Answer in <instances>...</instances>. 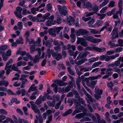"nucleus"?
<instances>
[{"mask_svg":"<svg viewBox=\"0 0 123 123\" xmlns=\"http://www.w3.org/2000/svg\"><path fill=\"white\" fill-rule=\"evenodd\" d=\"M58 9L60 15L62 16H68V13L67 11V8L65 6H64L62 8L61 6L58 5H57Z\"/></svg>","mask_w":123,"mask_h":123,"instance_id":"obj_1","label":"nucleus"},{"mask_svg":"<svg viewBox=\"0 0 123 123\" xmlns=\"http://www.w3.org/2000/svg\"><path fill=\"white\" fill-rule=\"evenodd\" d=\"M84 37L86 40L94 43H97L102 41V40L99 39H95L91 36H86Z\"/></svg>","mask_w":123,"mask_h":123,"instance_id":"obj_2","label":"nucleus"},{"mask_svg":"<svg viewBox=\"0 0 123 123\" xmlns=\"http://www.w3.org/2000/svg\"><path fill=\"white\" fill-rule=\"evenodd\" d=\"M122 13V11L119 10L117 12L113 15V18L114 19H117V21H115L116 26L118 24H119L120 23V19L119 18L118 16V14H119L120 16L121 15Z\"/></svg>","mask_w":123,"mask_h":123,"instance_id":"obj_3","label":"nucleus"},{"mask_svg":"<svg viewBox=\"0 0 123 123\" xmlns=\"http://www.w3.org/2000/svg\"><path fill=\"white\" fill-rule=\"evenodd\" d=\"M16 11L20 13H18L17 12H14V13L16 17L19 18H22V15L21 13L22 11V8L20 6H18L16 8Z\"/></svg>","mask_w":123,"mask_h":123,"instance_id":"obj_4","label":"nucleus"},{"mask_svg":"<svg viewBox=\"0 0 123 123\" xmlns=\"http://www.w3.org/2000/svg\"><path fill=\"white\" fill-rule=\"evenodd\" d=\"M111 38L113 39L118 37V29L117 27H115L111 33Z\"/></svg>","mask_w":123,"mask_h":123,"instance_id":"obj_5","label":"nucleus"},{"mask_svg":"<svg viewBox=\"0 0 123 123\" xmlns=\"http://www.w3.org/2000/svg\"><path fill=\"white\" fill-rule=\"evenodd\" d=\"M52 56L53 58L57 61H60V59L62 58L61 54L56 52H54L52 54Z\"/></svg>","mask_w":123,"mask_h":123,"instance_id":"obj_6","label":"nucleus"},{"mask_svg":"<svg viewBox=\"0 0 123 123\" xmlns=\"http://www.w3.org/2000/svg\"><path fill=\"white\" fill-rule=\"evenodd\" d=\"M53 82L57 84L59 86H66L67 85V83L62 81V80L57 79L55 80L54 81H53Z\"/></svg>","mask_w":123,"mask_h":123,"instance_id":"obj_7","label":"nucleus"},{"mask_svg":"<svg viewBox=\"0 0 123 123\" xmlns=\"http://www.w3.org/2000/svg\"><path fill=\"white\" fill-rule=\"evenodd\" d=\"M53 52L54 50L53 49H50L49 48H48L47 49V52L45 55V58L47 59V56H48V58H50L51 56V55H52V54L54 52Z\"/></svg>","mask_w":123,"mask_h":123,"instance_id":"obj_8","label":"nucleus"},{"mask_svg":"<svg viewBox=\"0 0 123 123\" xmlns=\"http://www.w3.org/2000/svg\"><path fill=\"white\" fill-rule=\"evenodd\" d=\"M77 33L82 35H86L89 33V32L86 30H84L82 29H80L77 32Z\"/></svg>","mask_w":123,"mask_h":123,"instance_id":"obj_9","label":"nucleus"},{"mask_svg":"<svg viewBox=\"0 0 123 123\" xmlns=\"http://www.w3.org/2000/svg\"><path fill=\"white\" fill-rule=\"evenodd\" d=\"M97 80H90V82H89L87 85L92 89H93L95 87V85L97 84Z\"/></svg>","mask_w":123,"mask_h":123,"instance_id":"obj_10","label":"nucleus"},{"mask_svg":"<svg viewBox=\"0 0 123 123\" xmlns=\"http://www.w3.org/2000/svg\"><path fill=\"white\" fill-rule=\"evenodd\" d=\"M86 54L84 52L82 54L80 53L77 57L76 59L78 60L82 58H86Z\"/></svg>","mask_w":123,"mask_h":123,"instance_id":"obj_11","label":"nucleus"},{"mask_svg":"<svg viewBox=\"0 0 123 123\" xmlns=\"http://www.w3.org/2000/svg\"><path fill=\"white\" fill-rule=\"evenodd\" d=\"M48 32L49 34L52 36L55 37L56 36V34L55 33V31H54L53 29L52 28H51L49 29L48 30Z\"/></svg>","mask_w":123,"mask_h":123,"instance_id":"obj_12","label":"nucleus"},{"mask_svg":"<svg viewBox=\"0 0 123 123\" xmlns=\"http://www.w3.org/2000/svg\"><path fill=\"white\" fill-rule=\"evenodd\" d=\"M30 35V32L28 31H26L24 33V36L26 37L25 42L26 43H27L29 40V37Z\"/></svg>","mask_w":123,"mask_h":123,"instance_id":"obj_13","label":"nucleus"},{"mask_svg":"<svg viewBox=\"0 0 123 123\" xmlns=\"http://www.w3.org/2000/svg\"><path fill=\"white\" fill-rule=\"evenodd\" d=\"M94 50L98 52H103L105 50V48H100L94 47Z\"/></svg>","mask_w":123,"mask_h":123,"instance_id":"obj_14","label":"nucleus"},{"mask_svg":"<svg viewBox=\"0 0 123 123\" xmlns=\"http://www.w3.org/2000/svg\"><path fill=\"white\" fill-rule=\"evenodd\" d=\"M101 77V75L99 74L97 76H90L89 77V78H90V80L93 81V80L100 78Z\"/></svg>","mask_w":123,"mask_h":123,"instance_id":"obj_15","label":"nucleus"},{"mask_svg":"<svg viewBox=\"0 0 123 123\" xmlns=\"http://www.w3.org/2000/svg\"><path fill=\"white\" fill-rule=\"evenodd\" d=\"M36 45L35 44H33L31 45L30 47V52L31 54L33 53L34 52H35L36 50Z\"/></svg>","mask_w":123,"mask_h":123,"instance_id":"obj_16","label":"nucleus"},{"mask_svg":"<svg viewBox=\"0 0 123 123\" xmlns=\"http://www.w3.org/2000/svg\"><path fill=\"white\" fill-rule=\"evenodd\" d=\"M10 100L12 103H13L15 102L16 104H18L20 103V101L19 100H18L16 98H11Z\"/></svg>","mask_w":123,"mask_h":123,"instance_id":"obj_17","label":"nucleus"},{"mask_svg":"<svg viewBox=\"0 0 123 123\" xmlns=\"http://www.w3.org/2000/svg\"><path fill=\"white\" fill-rule=\"evenodd\" d=\"M98 9V6L97 5H95L92 8V10L93 11L92 12H93L94 14L96 13L97 15Z\"/></svg>","mask_w":123,"mask_h":123,"instance_id":"obj_18","label":"nucleus"},{"mask_svg":"<svg viewBox=\"0 0 123 123\" xmlns=\"http://www.w3.org/2000/svg\"><path fill=\"white\" fill-rule=\"evenodd\" d=\"M70 41L72 43H74L75 40L76 36L73 34H71L70 36Z\"/></svg>","mask_w":123,"mask_h":123,"instance_id":"obj_19","label":"nucleus"},{"mask_svg":"<svg viewBox=\"0 0 123 123\" xmlns=\"http://www.w3.org/2000/svg\"><path fill=\"white\" fill-rule=\"evenodd\" d=\"M70 17H71L70 18H68L66 19V21L67 23L69 25H72L71 21L72 22V21H74L73 18L71 16Z\"/></svg>","mask_w":123,"mask_h":123,"instance_id":"obj_20","label":"nucleus"},{"mask_svg":"<svg viewBox=\"0 0 123 123\" xmlns=\"http://www.w3.org/2000/svg\"><path fill=\"white\" fill-rule=\"evenodd\" d=\"M63 27L62 26L57 27L55 28H53L54 31H55L57 34H58L60 31L62 30Z\"/></svg>","mask_w":123,"mask_h":123,"instance_id":"obj_21","label":"nucleus"},{"mask_svg":"<svg viewBox=\"0 0 123 123\" xmlns=\"http://www.w3.org/2000/svg\"><path fill=\"white\" fill-rule=\"evenodd\" d=\"M86 6L87 8L89 9V10L91 11L92 10V8H91L92 6L90 2L88 1L87 2L86 4Z\"/></svg>","mask_w":123,"mask_h":123,"instance_id":"obj_22","label":"nucleus"},{"mask_svg":"<svg viewBox=\"0 0 123 123\" xmlns=\"http://www.w3.org/2000/svg\"><path fill=\"white\" fill-rule=\"evenodd\" d=\"M19 40L18 39L16 40V43L18 44H23L24 43L23 39L21 36L19 37Z\"/></svg>","mask_w":123,"mask_h":123,"instance_id":"obj_23","label":"nucleus"},{"mask_svg":"<svg viewBox=\"0 0 123 123\" xmlns=\"http://www.w3.org/2000/svg\"><path fill=\"white\" fill-rule=\"evenodd\" d=\"M72 112V110L71 109H69L66 111L63 114V116L65 117L71 114Z\"/></svg>","mask_w":123,"mask_h":123,"instance_id":"obj_24","label":"nucleus"},{"mask_svg":"<svg viewBox=\"0 0 123 123\" xmlns=\"http://www.w3.org/2000/svg\"><path fill=\"white\" fill-rule=\"evenodd\" d=\"M37 90V86L32 87L31 86L29 88L28 91V92H30L31 91H35Z\"/></svg>","mask_w":123,"mask_h":123,"instance_id":"obj_25","label":"nucleus"},{"mask_svg":"<svg viewBox=\"0 0 123 123\" xmlns=\"http://www.w3.org/2000/svg\"><path fill=\"white\" fill-rule=\"evenodd\" d=\"M84 114L83 113H80L76 115L75 116V118L77 119H81L84 116Z\"/></svg>","mask_w":123,"mask_h":123,"instance_id":"obj_26","label":"nucleus"},{"mask_svg":"<svg viewBox=\"0 0 123 123\" xmlns=\"http://www.w3.org/2000/svg\"><path fill=\"white\" fill-rule=\"evenodd\" d=\"M87 61V60L86 58H82L81 60L78 61V65H80Z\"/></svg>","mask_w":123,"mask_h":123,"instance_id":"obj_27","label":"nucleus"},{"mask_svg":"<svg viewBox=\"0 0 123 123\" xmlns=\"http://www.w3.org/2000/svg\"><path fill=\"white\" fill-rule=\"evenodd\" d=\"M27 17L29 18L30 20L33 22H35V20L37 19V18L33 17L31 15H29L27 16Z\"/></svg>","mask_w":123,"mask_h":123,"instance_id":"obj_28","label":"nucleus"},{"mask_svg":"<svg viewBox=\"0 0 123 123\" xmlns=\"http://www.w3.org/2000/svg\"><path fill=\"white\" fill-rule=\"evenodd\" d=\"M95 92L96 94H102L103 93V90L102 89L100 90L99 88H98L97 90L96 89V87L95 89Z\"/></svg>","mask_w":123,"mask_h":123,"instance_id":"obj_29","label":"nucleus"},{"mask_svg":"<svg viewBox=\"0 0 123 123\" xmlns=\"http://www.w3.org/2000/svg\"><path fill=\"white\" fill-rule=\"evenodd\" d=\"M46 6L47 8V11L50 12H52V11L51 10L52 9V7L51 4L50 3H49L47 4Z\"/></svg>","mask_w":123,"mask_h":123,"instance_id":"obj_30","label":"nucleus"},{"mask_svg":"<svg viewBox=\"0 0 123 123\" xmlns=\"http://www.w3.org/2000/svg\"><path fill=\"white\" fill-rule=\"evenodd\" d=\"M17 25L18 27V29L19 30H21L23 28V24L22 22L21 21L18 22Z\"/></svg>","mask_w":123,"mask_h":123,"instance_id":"obj_31","label":"nucleus"},{"mask_svg":"<svg viewBox=\"0 0 123 123\" xmlns=\"http://www.w3.org/2000/svg\"><path fill=\"white\" fill-rule=\"evenodd\" d=\"M50 14L49 12L46 13L44 15H43V18L44 20H46V19H48L49 17L50 16Z\"/></svg>","mask_w":123,"mask_h":123,"instance_id":"obj_32","label":"nucleus"},{"mask_svg":"<svg viewBox=\"0 0 123 123\" xmlns=\"http://www.w3.org/2000/svg\"><path fill=\"white\" fill-rule=\"evenodd\" d=\"M45 23L47 25V26H50L52 25H54L55 24V23H52V21L49 19Z\"/></svg>","mask_w":123,"mask_h":123,"instance_id":"obj_33","label":"nucleus"},{"mask_svg":"<svg viewBox=\"0 0 123 123\" xmlns=\"http://www.w3.org/2000/svg\"><path fill=\"white\" fill-rule=\"evenodd\" d=\"M91 121V119L88 117H84L83 118H82L80 120V122L83 121Z\"/></svg>","mask_w":123,"mask_h":123,"instance_id":"obj_34","label":"nucleus"},{"mask_svg":"<svg viewBox=\"0 0 123 123\" xmlns=\"http://www.w3.org/2000/svg\"><path fill=\"white\" fill-rule=\"evenodd\" d=\"M74 104H75L76 106L77 107H78L79 106H80L81 104L80 103L79 100H75L74 101Z\"/></svg>","mask_w":123,"mask_h":123,"instance_id":"obj_35","label":"nucleus"},{"mask_svg":"<svg viewBox=\"0 0 123 123\" xmlns=\"http://www.w3.org/2000/svg\"><path fill=\"white\" fill-rule=\"evenodd\" d=\"M39 57L38 55H36L35 56V59L33 60V62L34 63H36L39 61Z\"/></svg>","mask_w":123,"mask_h":123,"instance_id":"obj_36","label":"nucleus"},{"mask_svg":"<svg viewBox=\"0 0 123 123\" xmlns=\"http://www.w3.org/2000/svg\"><path fill=\"white\" fill-rule=\"evenodd\" d=\"M84 38H83L77 37V41L76 42L77 44H81V43L84 40Z\"/></svg>","mask_w":123,"mask_h":123,"instance_id":"obj_37","label":"nucleus"},{"mask_svg":"<svg viewBox=\"0 0 123 123\" xmlns=\"http://www.w3.org/2000/svg\"><path fill=\"white\" fill-rule=\"evenodd\" d=\"M103 23V22L102 20H98L97 21L95 25H96L98 27H99L102 25Z\"/></svg>","mask_w":123,"mask_h":123,"instance_id":"obj_38","label":"nucleus"},{"mask_svg":"<svg viewBox=\"0 0 123 123\" xmlns=\"http://www.w3.org/2000/svg\"><path fill=\"white\" fill-rule=\"evenodd\" d=\"M123 0H119L118 3V7L119 8V10L122 11V3Z\"/></svg>","mask_w":123,"mask_h":123,"instance_id":"obj_39","label":"nucleus"},{"mask_svg":"<svg viewBox=\"0 0 123 123\" xmlns=\"http://www.w3.org/2000/svg\"><path fill=\"white\" fill-rule=\"evenodd\" d=\"M3 59L4 61H6L8 58V56H7L5 53H4L2 55Z\"/></svg>","mask_w":123,"mask_h":123,"instance_id":"obj_40","label":"nucleus"},{"mask_svg":"<svg viewBox=\"0 0 123 123\" xmlns=\"http://www.w3.org/2000/svg\"><path fill=\"white\" fill-rule=\"evenodd\" d=\"M45 44L46 46L48 48H50L52 46L51 42L49 40H48L46 41Z\"/></svg>","mask_w":123,"mask_h":123,"instance_id":"obj_41","label":"nucleus"},{"mask_svg":"<svg viewBox=\"0 0 123 123\" xmlns=\"http://www.w3.org/2000/svg\"><path fill=\"white\" fill-rule=\"evenodd\" d=\"M97 15L98 16H100L99 18L101 19H103L106 16V14H101L100 13H97Z\"/></svg>","mask_w":123,"mask_h":123,"instance_id":"obj_42","label":"nucleus"},{"mask_svg":"<svg viewBox=\"0 0 123 123\" xmlns=\"http://www.w3.org/2000/svg\"><path fill=\"white\" fill-rule=\"evenodd\" d=\"M7 92L8 93V94H9V95H15V96H16L17 95V94L14 93L13 92L11 91L10 89H8L7 90Z\"/></svg>","mask_w":123,"mask_h":123,"instance_id":"obj_43","label":"nucleus"},{"mask_svg":"<svg viewBox=\"0 0 123 123\" xmlns=\"http://www.w3.org/2000/svg\"><path fill=\"white\" fill-rule=\"evenodd\" d=\"M56 21L57 23V24H60L61 23L62 19L61 17L59 15L57 16Z\"/></svg>","mask_w":123,"mask_h":123,"instance_id":"obj_44","label":"nucleus"},{"mask_svg":"<svg viewBox=\"0 0 123 123\" xmlns=\"http://www.w3.org/2000/svg\"><path fill=\"white\" fill-rule=\"evenodd\" d=\"M65 89L64 87H63L62 89L60 88L58 91V92L59 93H64L66 92H65Z\"/></svg>","mask_w":123,"mask_h":123,"instance_id":"obj_45","label":"nucleus"},{"mask_svg":"<svg viewBox=\"0 0 123 123\" xmlns=\"http://www.w3.org/2000/svg\"><path fill=\"white\" fill-rule=\"evenodd\" d=\"M0 113L2 114H7V111L3 109H0Z\"/></svg>","mask_w":123,"mask_h":123,"instance_id":"obj_46","label":"nucleus"},{"mask_svg":"<svg viewBox=\"0 0 123 123\" xmlns=\"http://www.w3.org/2000/svg\"><path fill=\"white\" fill-rule=\"evenodd\" d=\"M101 95L95 94H94V97L97 100H98L101 98Z\"/></svg>","mask_w":123,"mask_h":123,"instance_id":"obj_47","label":"nucleus"},{"mask_svg":"<svg viewBox=\"0 0 123 123\" xmlns=\"http://www.w3.org/2000/svg\"><path fill=\"white\" fill-rule=\"evenodd\" d=\"M7 48V45H1L0 47V49L1 50H5Z\"/></svg>","mask_w":123,"mask_h":123,"instance_id":"obj_48","label":"nucleus"},{"mask_svg":"<svg viewBox=\"0 0 123 123\" xmlns=\"http://www.w3.org/2000/svg\"><path fill=\"white\" fill-rule=\"evenodd\" d=\"M15 65L16 64H13L12 67V69L14 71H18V68L17 67H16Z\"/></svg>","mask_w":123,"mask_h":123,"instance_id":"obj_49","label":"nucleus"},{"mask_svg":"<svg viewBox=\"0 0 123 123\" xmlns=\"http://www.w3.org/2000/svg\"><path fill=\"white\" fill-rule=\"evenodd\" d=\"M80 44L83 46L85 47H86L88 45L87 42H86L85 41L84 39V40Z\"/></svg>","mask_w":123,"mask_h":123,"instance_id":"obj_50","label":"nucleus"},{"mask_svg":"<svg viewBox=\"0 0 123 123\" xmlns=\"http://www.w3.org/2000/svg\"><path fill=\"white\" fill-rule=\"evenodd\" d=\"M108 9V7L105 6L100 11V12L101 13H104Z\"/></svg>","mask_w":123,"mask_h":123,"instance_id":"obj_51","label":"nucleus"},{"mask_svg":"<svg viewBox=\"0 0 123 123\" xmlns=\"http://www.w3.org/2000/svg\"><path fill=\"white\" fill-rule=\"evenodd\" d=\"M90 32L91 33L93 34H100V33H99V32L98 31L93 29H91Z\"/></svg>","mask_w":123,"mask_h":123,"instance_id":"obj_52","label":"nucleus"},{"mask_svg":"<svg viewBox=\"0 0 123 123\" xmlns=\"http://www.w3.org/2000/svg\"><path fill=\"white\" fill-rule=\"evenodd\" d=\"M6 55L8 57L11 56V50L10 49L8 50L6 53Z\"/></svg>","mask_w":123,"mask_h":123,"instance_id":"obj_53","label":"nucleus"},{"mask_svg":"<svg viewBox=\"0 0 123 123\" xmlns=\"http://www.w3.org/2000/svg\"><path fill=\"white\" fill-rule=\"evenodd\" d=\"M72 91L73 94H74L75 95V97L76 98H78L79 97V94L78 92L75 90H74Z\"/></svg>","mask_w":123,"mask_h":123,"instance_id":"obj_54","label":"nucleus"},{"mask_svg":"<svg viewBox=\"0 0 123 123\" xmlns=\"http://www.w3.org/2000/svg\"><path fill=\"white\" fill-rule=\"evenodd\" d=\"M86 95L89 101L91 102H92L93 101V98L90 95L89 93H87V95Z\"/></svg>","mask_w":123,"mask_h":123,"instance_id":"obj_55","label":"nucleus"},{"mask_svg":"<svg viewBox=\"0 0 123 123\" xmlns=\"http://www.w3.org/2000/svg\"><path fill=\"white\" fill-rule=\"evenodd\" d=\"M82 19L84 20L85 22H87L90 20L91 19V17H88L86 18L84 16H83L82 18Z\"/></svg>","mask_w":123,"mask_h":123,"instance_id":"obj_56","label":"nucleus"},{"mask_svg":"<svg viewBox=\"0 0 123 123\" xmlns=\"http://www.w3.org/2000/svg\"><path fill=\"white\" fill-rule=\"evenodd\" d=\"M83 85L85 88V89L86 90L89 92L91 94H92V91L91 90H90L89 88H88L85 85V84L84 85L83 84Z\"/></svg>","mask_w":123,"mask_h":123,"instance_id":"obj_57","label":"nucleus"},{"mask_svg":"<svg viewBox=\"0 0 123 123\" xmlns=\"http://www.w3.org/2000/svg\"><path fill=\"white\" fill-rule=\"evenodd\" d=\"M123 49L121 47H118L114 50V51L116 52H119L122 51Z\"/></svg>","mask_w":123,"mask_h":123,"instance_id":"obj_58","label":"nucleus"},{"mask_svg":"<svg viewBox=\"0 0 123 123\" xmlns=\"http://www.w3.org/2000/svg\"><path fill=\"white\" fill-rule=\"evenodd\" d=\"M31 12L32 14L35 15L37 13L36 12V8H32L31 9Z\"/></svg>","mask_w":123,"mask_h":123,"instance_id":"obj_59","label":"nucleus"},{"mask_svg":"<svg viewBox=\"0 0 123 123\" xmlns=\"http://www.w3.org/2000/svg\"><path fill=\"white\" fill-rule=\"evenodd\" d=\"M115 6V2L113 1H112L110 3L108 7H113L114 6Z\"/></svg>","mask_w":123,"mask_h":123,"instance_id":"obj_60","label":"nucleus"},{"mask_svg":"<svg viewBox=\"0 0 123 123\" xmlns=\"http://www.w3.org/2000/svg\"><path fill=\"white\" fill-rule=\"evenodd\" d=\"M16 111L20 115H23V112L20 109L18 108L17 109Z\"/></svg>","mask_w":123,"mask_h":123,"instance_id":"obj_61","label":"nucleus"},{"mask_svg":"<svg viewBox=\"0 0 123 123\" xmlns=\"http://www.w3.org/2000/svg\"><path fill=\"white\" fill-rule=\"evenodd\" d=\"M109 44L111 48H113L115 47V43H112L111 41L109 42Z\"/></svg>","mask_w":123,"mask_h":123,"instance_id":"obj_62","label":"nucleus"},{"mask_svg":"<svg viewBox=\"0 0 123 123\" xmlns=\"http://www.w3.org/2000/svg\"><path fill=\"white\" fill-rule=\"evenodd\" d=\"M36 51H37V54L38 55H38L39 57H40L41 54V49L40 48H38L36 49Z\"/></svg>","mask_w":123,"mask_h":123,"instance_id":"obj_63","label":"nucleus"},{"mask_svg":"<svg viewBox=\"0 0 123 123\" xmlns=\"http://www.w3.org/2000/svg\"><path fill=\"white\" fill-rule=\"evenodd\" d=\"M2 81H3V82H2L3 86L4 85L5 87H6L8 85L9 83L8 82L6 81L5 80H2Z\"/></svg>","mask_w":123,"mask_h":123,"instance_id":"obj_64","label":"nucleus"}]
</instances>
